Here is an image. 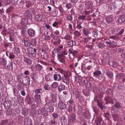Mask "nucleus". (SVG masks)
Returning <instances> with one entry per match:
<instances>
[{
    "instance_id": "1",
    "label": "nucleus",
    "mask_w": 125,
    "mask_h": 125,
    "mask_svg": "<svg viewBox=\"0 0 125 125\" xmlns=\"http://www.w3.org/2000/svg\"><path fill=\"white\" fill-rule=\"evenodd\" d=\"M37 48L30 47L28 49V51L29 53V55L31 58H33L35 57L36 53Z\"/></svg>"
},
{
    "instance_id": "2",
    "label": "nucleus",
    "mask_w": 125,
    "mask_h": 125,
    "mask_svg": "<svg viewBox=\"0 0 125 125\" xmlns=\"http://www.w3.org/2000/svg\"><path fill=\"white\" fill-rule=\"evenodd\" d=\"M22 41L23 42H24V45L26 47H29L31 45V41L27 38H23Z\"/></svg>"
},
{
    "instance_id": "3",
    "label": "nucleus",
    "mask_w": 125,
    "mask_h": 125,
    "mask_svg": "<svg viewBox=\"0 0 125 125\" xmlns=\"http://www.w3.org/2000/svg\"><path fill=\"white\" fill-rule=\"evenodd\" d=\"M27 32L29 36L31 37H34L35 34V31L33 29L30 28L28 30Z\"/></svg>"
},
{
    "instance_id": "4",
    "label": "nucleus",
    "mask_w": 125,
    "mask_h": 125,
    "mask_svg": "<svg viewBox=\"0 0 125 125\" xmlns=\"http://www.w3.org/2000/svg\"><path fill=\"white\" fill-rule=\"evenodd\" d=\"M30 79L28 76L24 77V80L23 81V84L25 86H27L30 84Z\"/></svg>"
},
{
    "instance_id": "5",
    "label": "nucleus",
    "mask_w": 125,
    "mask_h": 125,
    "mask_svg": "<svg viewBox=\"0 0 125 125\" xmlns=\"http://www.w3.org/2000/svg\"><path fill=\"white\" fill-rule=\"evenodd\" d=\"M61 79L62 82L66 83L67 85L69 84L70 81L68 80V78L66 74H64L62 76Z\"/></svg>"
},
{
    "instance_id": "6",
    "label": "nucleus",
    "mask_w": 125,
    "mask_h": 125,
    "mask_svg": "<svg viewBox=\"0 0 125 125\" xmlns=\"http://www.w3.org/2000/svg\"><path fill=\"white\" fill-rule=\"evenodd\" d=\"M118 22L120 23L125 22V15H121L118 17L117 20Z\"/></svg>"
},
{
    "instance_id": "7",
    "label": "nucleus",
    "mask_w": 125,
    "mask_h": 125,
    "mask_svg": "<svg viewBox=\"0 0 125 125\" xmlns=\"http://www.w3.org/2000/svg\"><path fill=\"white\" fill-rule=\"evenodd\" d=\"M7 61L5 59L2 58L0 59V64L2 66H3V67L5 68L7 66Z\"/></svg>"
},
{
    "instance_id": "8",
    "label": "nucleus",
    "mask_w": 125,
    "mask_h": 125,
    "mask_svg": "<svg viewBox=\"0 0 125 125\" xmlns=\"http://www.w3.org/2000/svg\"><path fill=\"white\" fill-rule=\"evenodd\" d=\"M58 106L59 107L61 110L65 109L66 107V104L62 102H60L58 104Z\"/></svg>"
},
{
    "instance_id": "9",
    "label": "nucleus",
    "mask_w": 125,
    "mask_h": 125,
    "mask_svg": "<svg viewBox=\"0 0 125 125\" xmlns=\"http://www.w3.org/2000/svg\"><path fill=\"white\" fill-rule=\"evenodd\" d=\"M58 60L61 62L63 63L65 62L64 56L62 54L58 55Z\"/></svg>"
},
{
    "instance_id": "10",
    "label": "nucleus",
    "mask_w": 125,
    "mask_h": 125,
    "mask_svg": "<svg viewBox=\"0 0 125 125\" xmlns=\"http://www.w3.org/2000/svg\"><path fill=\"white\" fill-rule=\"evenodd\" d=\"M53 76L54 81H59L61 80V76L60 74H54Z\"/></svg>"
},
{
    "instance_id": "11",
    "label": "nucleus",
    "mask_w": 125,
    "mask_h": 125,
    "mask_svg": "<svg viewBox=\"0 0 125 125\" xmlns=\"http://www.w3.org/2000/svg\"><path fill=\"white\" fill-rule=\"evenodd\" d=\"M106 101L107 103H111L112 104H114V101L115 102L116 101V99H114L113 97H108L105 100Z\"/></svg>"
},
{
    "instance_id": "12",
    "label": "nucleus",
    "mask_w": 125,
    "mask_h": 125,
    "mask_svg": "<svg viewBox=\"0 0 125 125\" xmlns=\"http://www.w3.org/2000/svg\"><path fill=\"white\" fill-rule=\"evenodd\" d=\"M85 81L84 80H83V81H82V83L79 82V83L81 85H83V83H85V85L87 88H90L91 87V83L88 81H87L86 83H85Z\"/></svg>"
},
{
    "instance_id": "13",
    "label": "nucleus",
    "mask_w": 125,
    "mask_h": 125,
    "mask_svg": "<svg viewBox=\"0 0 125 125\" xmlns=\"http://www.w3.org/2000/svg\"><path fill=\"white\" fill-rule=\"evenodd\" d=\"M69 54V56H70V54H72L74 56H75L78 53V51L76 50H72L71 49H69L68 50Z\"/></svg>"
},
{
    "instance_id": "14",
    "label": "nucleus",
    "mask_w": 125,
    "mask_h": 125,
    "mask_svg": "<svg viewBox=\"0 0 125 125\" xmlns=\"http://www.w3.org/2000/svg\"><path fill=\"white\" fill-rule=\"evenodd\" d=\"M42 58L43 59H45L48 58V54L44 50L42 51Z\"/></svg>"
},
{
    "instance_id": "15",
    "label": "nucleus",
    "mask_w": 125,
    "mask_h": 125,
    "mask_svg": "<svg viewBox=\"0 0 125 125\" xmlns=\"http://www.w3.org/2000/svg\"><path fill=\"white\" fill-rule=\"evenodd\" d=\"M65 86L63 84H60L58 86V89L59 92H60L65 89Z\"/></svg>"
},
{
    "instance_id": "16",
    "label": "nucleus",
    "mask_w": 125,
    "mask_h": 125,
    "mask_svg": "<svg viewBox=\"0 0 125 125\" xmlns=\"http://www.w3.org/2000/svg\"><path fill=\"white\" fill-rule=\"evenodd\" d=\"M76 116L74 114H71L70 116V121L71 122H74L76 120Z\"/></svg>"
},
{
    "instance_id": "17",
    "label": "nucleus",
    "mask_w": 125,
    "mask_h": 125,
    "mask_svg": "<svg viewBox=\"0 0 125 125\" xmlns=\"http://www.w3.org/2000/svg\"><path fill=\"white\" fill-rule=\"evenodd\" d=\"M98 39H93L90 37H88V42L89 43H92V44H94V42L95 41H97V40Z\"/></svg>"
},
{
    "instance_id": "18",
    "label": "nucleus",
    "mask_w": 125,
    "mask_h": 125,
    "mask_svg": "<svg viewBox=\"0 0 125 125\" xmlns=\"http://www.w3.org/2000/svg\"><path fill=\"white\" fill-rule=\"evenodd\" d=\"M8 63V64L7 65L5 68H8L10 70H12L13 68V63L12 62H9Z\"/></svg>"
},
{
    "instance_id": "19",
    "label": "nucleus",
    "mask_w": 125,
    "mask_h": 125,
    "mask_svg": "<svg viewBox=\"0 0 125 125\" xmlns=\"http://www.w3.org/2000/svg\"><path fill=\"white\" fill-rule=\"evenodd\" d=\"M117 30L119 31V32L117 33V34L118 35H121L124 32V28L123 27H118L117 29Z\"/></svg>"
},
{
    "instance_id": "20",
    "label": "nucleus",
    "mask_w": 125,
    "mask_h": 125,
    "mask_svg": "<svg viewBox=\"0 0 125 125\" xmlns=\"http://www.w3.org/2000/svg\"><path fill=\"white\" fill-rule=\"evenodd\" d=\"M6 55L9 57V58L10 59L13 58L15 56L14 55L13 53H11L8 51L6 52Z\"/></svg>"
},
{
    "instance_id": "21",
    "label": "nucleus",
    "mask_w": 125,
    "mask_h": 125,
    "mask_svg": "<svg viewBox=\"0 0 125 125\" xmlns=\"http://www.w3.org/2000/svg\"><path fill=\"white\" fill-rule=\"evenodd\" d=\"M120 107V106L119 103L118 102H116L115 104L113 105V107L112 108V111H114V113H115V111H114L115 109L114 108L115 107L118 108H119Z\"/></svg>"
},
{
    "instance_id": "22",
    "label": "nucleus",
    "mask_w": 125,
    "mask_h": 125,
    "mask_svg": "<svg viewBox=\"0 0 125 125\" xmlns=\"http://www.w3.org/2000/svg\"><path fill=\"white\" fill-rule=\"evenodd\" d=\"M114 19L112 17L108 16L106 18V22L108 23H112Z\"/></svg>"
},
{
    "instance_id": "23",
    "label": "nucleus",
    "mask_w": 125,
    "mask_h": 125,
    "mask_svg": "<svg viewBox=\"0 0 125 125\" xmlns=\"http://www.w3.org/2000/svg\"><path fill=\"white\" fill-rule=\"evenodd\" d=\"M35 67L36 69L38 71H41L43 68L41 65L39 64H37L35 65Z\"/></svg>"
},
{
    "instance_id": "24",
    "label": "nucleus",
    "mask_w": 125,
    "mask_h": 125,
    "mask_svg": "<svg viewBox=\"0 0 125 125\" xmlns=\"http://www.w3.org/2000/svg\"><path fill=\"white\" fill-rule=\"evenodd\" d=\"M67 45L69 47L75 45H76L75 41H69L67 42Z\"/></svg>"
},
{
    "instance_id": "25",
    "label": "nucleus",
    "mask_w": 125,
    "mask_h": 125,
    "mask_svg": "<svg viewBox=\"0 0 125 125\" xmlns=\"http://www.w3.org/2000/svg\"><path fill=\"white\" fill-rule=\"evenodd\" d=\"M102 101L100 99H98L97 100V103L99 107H100L102 109H105L104 107H103L102 105Z\"/></svg>"
},
{
    "instance_id": "26",
    "label": "nucleus",
    "mask_w": 125,
    "mask_h": 125,
    "mask_svg": "<svg viewBox=\"0 0 125 125\" xmlns=\"http://www.w3.org/2000/svg\"><path fill=\"white\" fill-rule=\"evenodd\" d=\"M21 23L23 25H25L28 23L27 19L25 18H22L21 19Z\"/></svg>"
},
{
    "instance_id": "27",
    "label": "nucleus",
    "mask_w": 125,
    "mask_h": 125,
    "mask_svg": "<svg viewBox=\"0 0 125 125\" xmlns=\"http://www.w3.org/2000/svg\"><path fill=\"white\" fill-rule=\"evenodd\" d=\"M102 73L100 71H95L93 73V76L95 77L99 76Z\"/></svg>"
},
{
    "instance_id": "28",
    "label": "nucleus",
    "mask_w": 125,
    "mask_h": 125,
    "mask_svg": "<svg viewBox=\"0 0 125 125\" xmlns=\"http://www.w3.org/2000/svg\"><path fill=\"white\" fill-rule=\"evenodd\" d=\"M53 76L51 74L49 73L47 74L46 76V80L49 81L51 80L52 79Z\"/></svg>"
},
{
    "instance_id": "29",
    "label": "nucleus",
    "mask_w": 125,
    "mask_h": 125,
    "mask_svg": "<svg viewBox=\"0 0 125 125\" xmlns=\"http://www.w3.org/2000/svg\"><path fill=\"white\" fill-rule=\"evenodd\" d=\"M42 110L43 115L44 116H47L48 115V111L47 110H46L45 108H42Z\"/></svg>"
},
{
    "instance_id": "30",
    "label": "nucleus",
    "mask_w": 125,
    "mask_h": 125,
    "mask_svg": "<svg viewBox=\"0 0 125 125\" xmlns=\"http://www.w3.org/2000/svg\"><path fill=\"white\" fill-rule=\"evenodd\" d=\"M42 16L41 15H37L35 16V20L37 21H41L42 20Z\"/></svg>"
},
{
    "instance_id": "31",
    "label": "nucleus",
    "mask_w": 125,
    "mask_h": 125,
    "mask_svg": "<svg viewBox=\"0 0 125 125\" xmlns=\"http://www.w3.org/2000/svg\"><path fill=\"white\" fill-rule=\"evenodd\" d=\"M58 83L56 82H54L51 85V87L53 88H56L58 87Z\"/></svg>"
},
{
    "instance_id": "32",
    "label": "nucleus",
    "mask_w": 125,
    "mask_h": 125,
    "mask_svg": "<svg viewBox=\"0 0 125 125\" xmlns=\"http://www.w3.org/2000/svg\"><path fill=\"white\" fill-rule=\"evenodd\" d=\"M24 124L25 125H32V122L30 121H28L27 119H25L24 121Z\"/></svg>"
},
{
    "instance_id": "33",
    "label": "nucleus",
    "mask_w": 125,
    "mask_h": 125,
    "mask_svg": "<svg viewBox=\"0 0 125 125\" xmlns=\"http://www.w3.org/2000/svg\"><path fill=\"white\" fill-rule=\"evenodd\" d=\"M28 110L26 108H24L22 109V113L24 115H27L28 114Z\"/></svg>"
},
{
    "instance_id": "34",
    "label": "nucleus",
    "mask_w": 125,
    "mask_h": 125,
    "mask_svg": "<svg viewBox=\"0 0 125 125\" xmlns=\"http://www.w3.org/2000/svg\"><path fill=\"white\" fill-rule=\"evenodd\" d=\"M54 109V107L52 106H51L48 107L47 110L49 112H53Z\"/></svg>"
},
{
    "instance_id": "35",
    "label": "nucleus",
    "mask_w": 125,
    "mask_h": 125,
    "mask_svg": "<svg viewBox=\"0 0 125 125\" xmlns=\"http://www.w3.org/2000/svg\"><path fill=\"white\" fill-rule=\"evenodd\" d=\"M24 62H26L29 64H31L32 63L31 61L30 60L26 58H25L24 59Z\"/></svg>"
},
{
    "instance_id": "36",
    "label": "nucleus",
    "mask_w": 125,
    "mask_h": 125,
    "mask_svg": "<svg viewBox=\"0 0 125 125\" xmlns=\"http://www.w3.org/2000/svg\"><path fill=\"white\" fill-rule=\"evenodd\" d=\"M44 88L46 90H49L50 89V87L47 83H45L44 85Z\"/></svg>"
},
{
    "instance_id": "37",
    "label": "nucleus",
    "mask_w": 125,
    "mask_h": 125,
    "mask_svg": "<svg viewBox=\"0 0 125 125\" xmlns=\"http://www.w3.org/2000/svg\"><path fill=\"white\" fill-rule=\"evenodd\" d=\"M106 73L107 75L110 78H112L113 76V73L109 71H107Z\"/></svg>"
},
{
    "instance_id": "38",
    "label": "nucleus",
    "mask_w": 125,
    "mask_h": 125,
    "mask_svg": "<svg viewBox=\"0 0 125 125\" xmlns=\"http://www.w3.org/2000/svg\"><path fill=\"white\" fill-rule=\"evenodd\" d=\"M97 46L99 48L102 49L105 47V45L104 43L100 42L98 43Z\"/></svg>"
},
{
    "instance_id": "39",
    "label": "nucleus",
    "mask_w": 125,
    "mask_h": 125,
    "mask_svg": "<svg viewBox=\"0 0 125 125\" xmlns=\"http://www.w3.org/2000/svg\"><path fill=\"white\" fill-rule=\"evenodd\" d=\"M42 90V89L41 88H39L37 89H36L34 91L35 93L36 94H39L41 92V91Z\"/></svg>"
},
{
    "instance_id": "40",
    "label": "nucleus",
    "mask_w": 125,
    "mask_h": 125,
    "mask_svg": "<svg viewBox=\"0 0 125 125\" xmlns=\"http://www.w3.org/2000/svg\"><path fill=\"white\" fill-rule=\"evenodd\" d=\"M41 97L40 95L37 94H35L34 95V97L35 99L39 101L41 100Z\"/></svg>"
},
{
    "instance_id": "41",
    "label": "nucleus",
    "mask_w": 125,
    "mask_h": 125,
    "mask_svg": "<svg viewBox=\"0 0 125 125\" xmlns=\"http://www.w3.org/2000/svg\"><path fill=\"white\" fill-rule=\"evenodd\" d=\"M104 116L106 118V119L108 120L110 116L109 114L108 113H105L104 114Z\"/></svg>"
},
{
    "instance_id": "42",
    "label": "nucleus",
    "mask_w": 125,
    "mask_h": 125,
    "mask_svg": "<svg viewBox=\"0 0 125 125\" xmlns=\"http://www.w3.org/2000/svg\"><path fill=\"white\" fill-rule=\"evenodd\" d=\"M58 71L60 73L62 74H63L64 75L65 74H64V73L65 71H64L61 68H59L58 69Z\"/></svg>"
},
{
    "instance_id": "43",
    "label": "nucleus",
    "mask_w": 125,
    "mask_h": 125,
    "mask_svg": "<svg viewBox=\"0 0 125 125\" xmlns=\"http://www.w3.org/2000/svg\"><path fill=\"white\" fill-rule=\"evenodd\" d=\"M83 33L86 35H87L89 34V31L87 29H84L83 30Z\"/></svg>"
},
{
    "instance_id": "44",
    "label": "nucleus",
    "mask_w": 125,
    "mask_h": 125,
    "mask_svg": "<svg viewBox=\"0 0 125 125\" xmlns=\"http://www.w3.org/2000/svg\"><path fill=\"white\" fill-rule=\"evenodd\" d=\"M113 90L112 89L109 88L107 90V93L108 94H112Z\"/></svg>"
},
{
    "instance_id": "45",
    "label": "nucleus",
    "mask_w": 125,
    "mask_h": 125,
    "mask_svg": "<svg viewBox=\"0 0 125 125\" xmlns=\"http://www.w3.org/2000/svg\"><path fill=\"white\" fill-rule=\"evenodd\" d=\"M58 8V9L60 12L62 13L64 12L63 9L61 6H59Z\"/></svg>"
},
{
    "instance_id": "46",
    "label": "nucleus",
    "mask_w": 125,
    "mask_h": 125,
    "mask_svg": "<svg viewBox=\"0 0 125 125\" xmlns=\"http://www.w3.org/2000/svg\"><path fill=\"white\" fill-rule=\"evenodd\" d=\"M20 51L19 48L18 47H16L15 48L14 53L17 54L19 53Z\"/></svg>"
},
{
    "instance_id": "47",
    "label": "nucleus",
    "mask_w": 125,
    "mask_h": 125,
    "mask_svg": "<svg viewBox=\"0 0 125 125\" xmlns=\"http://www.w3.org/2000/svg\"><path fill=\"white\" fill-rule=\"evenodd\" d=\"M65 7L68 9H70L72 8V6L70 3H68L66 4Z\"/></svg>"
},
{
    "instance_id": "48",
    "label": "nucleus",
    "mask_w": 125,
    "mask_h": 125,
    "mask_svg": "<svg viewBox=\"0 0 125 125\" xmlns=\"http://www.w3.org/2000/svg\"><path fill=\"white\" fill-rule=\"evenodd\" d=\"M86 16L85 15H80L78 17V18L80 20H83L85 19Z\"/></svg>"
},
{
    "instance_id": "49",
    "label": "nucleus",
    "mask_w": 125,
    "mask_h": 125,
    "mask_svg": "<svg viewBox=\"0 0 125 125\" xmlns=\"http://www.w3.org/2000/svg\"><path fill=\"white\" fill-rule=\"evenodd\" d=\"M67 20L71 21L72 20L73 18L70 15H68L67 16Z\"/></svg>"
},
{
    "instance_id": "50",
    "label": "nucleus",
    "mask_w": 125,
    "mask_h": 125,
    "mask_svg": "<svg viewBox=\"0 0 125 125\" xmlns=\"http://www.w3.org/2000/svg\"><path fill=\"white\" fill-rule=\"evenodd\" d=\"M74 35L77 36H79L81 35L80 33L77 31H75L74 32Z\"/></svg>"
},
{
    "instance_id": "51",
    "label": "nucleus",
    "mask_w": 125,
    "mask_h": 125,
    "mask_svg": "<svg viewBox=\"0 0 125 125\" xmlns=\"http://www.w3.org/2000/svg\"><path fill=\"white\" fill-rule=\"evenodd\" d=\"M56 120L54 119L52 120L51 121V124L53 125H55L56 124Z\"/></svg>"
},
{
    "instance_id": "52",
    "label": "nucleus",
    "mask_w": 125,
    "mask_h": 125,
    "mask_svg": "<svg viewBox=\"0 0 125 125\" xmlns=\"http://www.w3.org/2000/svg\"><path fill=\"white\" fill-rule=\"evenodd\" d=\"M81 23H77V25L76 26V27L78 29H80L82 28V27L81 25Z\"/></svg>"
},
{
    "instance_id": "53",
    "label": "nucleus",
    "mask_w": 125,
    "mask_h": 125,
    "mask_svg": "<svg viewBox=\"0 0 125 125\" xmlns=\"http://www.w3.org/2000/svg\"><path fill=\"white\" fill-rule=\"evenodd\" d=\"M58 12L55 11H54L52 13V15L53 17H56L57 16Z\"/></svg>"
},
{
    "instance_id": "54",
    "label": "nucleus",
    "mask_w": 125,
    "mask_h": 125,
    "mask_svg": "<svg viewBox=\"0 0 125 125\" xmlns=\"http://www.w3.org/2000/svg\"><path fill=\"white\" fill-rule=\"evenodd\" d=\"M93 36L95 37H96L98 35V33L96 31H94L93 32Z\"/></svg>"
},
{
    "instance_id": "55",
    "label": "nucleus",
    "mask_w": 125,
    "mask_h": 125,
    "mask_svg": "<svg viewBox=\"0 0 125 125\" xmlns=\"http://www.w3.org/2000/svg\"><path fill=\"white\" fill-rule=\"evenodd\" d=\"M53 117L55 119L57 118L58 116V115L56 113H53L52 115Z\"/></svg>"
},
{
    "instance_id": "56",
    "label": "nucleus",
    "mask_w": 125,
    "mask_h": 125,
    "mask_svg": "<svg viewBox=\"0 0 125 125\" xmlns=\"http://www.w3.org/2000/svg\"><path fill=\"white\" fill-rule=\"evenodd\" d=\"M71 38V36L70 35H66V36H65V37H64V39L66 40H70Z\"/></svg>"
},
{
    "instance_id": "57",
    "label": "nucleus",
    "mask_w": 125,
    "mask_h": 125,
    "mask_svg": "<svg viewBox=\"0 0 125 125\" xmlns=\"http://www.w3.org/2000/svg\"><path fill=\"white\" fill-rule=\"evenodd\" d=\"M8 121L7 120H5L2 121V125H7Z\"/></svg>"
},
{
    "instance_id": "58",
    "label": "nucleus",
    "mask_w": 125,
    "mask_h": 125,
    "mask_svg": "<svg viewBox=\"0 0 125 125\" xmlns=\"http://www.w3.org/2000/svg\"><path fill=\"white\" fill-rule=\"evenodd\" d=\"M58 24V22H55L52 24V26L53 27H56L57 28V26Z\"/></svg>"
},
{
    "instance_id": "59",
    "label": "nucleus",
    "mask_w": 125,
    "mask_h": 125,
    "mask_svg": "<svg viewBox=\"0 0 125 125\" xmlns=\"http://www.w3.org/2000/svg\"><path fill=\"white\" fill-rule=\"evenodd\" d=\"M61 41V40L59 39L57 41L54 42V44L55 45H59L60 44V42Z\"/></svg>"
},
{
    "instance_id": "60",
    "label": "nucleus",
    "mask_w": 125,
    "mask_h": 125,
    "mask_svg": "<svg viewBox=\"0 0 125 125\" xmlns=\"http://www.w3.org/2000/svg\"><path fill=\"white\" fill-rule=\"evenodd\" d=\"M27 102L28 104H31L32 102V100L31 98H29L27 100Z\"/></svg>"
},
{
    "instance_id": "61",
    "label": "nucleus",
    "mask_w": 125,
    "mask_h": 125,
    "mask_svg": "<svg viewBox=\"0 0 125 125\" xmlns=\"http://www.w3.org/2000/svg\"><path fill=\"white\" fill-rule=\"evenodd\" d=\"M83 41L85 43H87L88 42V37L84 38L83 39Z\"/></svg>"
},
{
    "instance_id": "62",
    "label": "nucleus",
    "mask_w": 125,
    "mask_h": 125,
    "mask_svg": "<svg viewBox=\"0 0 125 125\" xmlns=\"http://www.w3.org/2000/svg\"><path fill=\"white\" fill-rule=\"evenodd\" d=\"M51 62L54 65H56L57 64V63L56 62L54 61L53 59H51Z\"/></svg>"
},
{
    "instance_id": "63",
    "label": "nucleus",
    "mask_w": 125,
    "mask_h": 125,
    "mask_svg": "<svg viewBox=\"0 0 125 125\" xmlns=\"http://www.w3.org/2000/svg\"><path fill=\"white\" fill-rule=\"evenodd\" d=\"M12 10V7H10L7 9V11L9 12H11Z\"/></svg>"
},
{
    "instance_id": "64",
    "label": "nucleus",
    "mask_w": 125,
    "mask_h": 125,
    "mask_svg": "<svg viewBox=\"0 0 125 125\" xmlns=\"http://www.w3.org/2000/svg\"><path fill=\"white\" fill-rule=\"evenodd\" d=\"M94 111L95 113L97 114V113L98 112V110L96 107H93Z\"/></svg>"
}]
</instances>
